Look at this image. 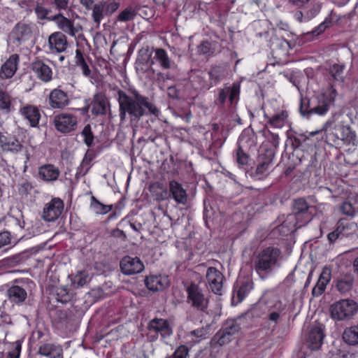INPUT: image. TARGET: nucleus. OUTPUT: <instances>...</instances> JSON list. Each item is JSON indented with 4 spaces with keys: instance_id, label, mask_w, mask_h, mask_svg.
<instances>
[{
    "instance_id": "1",
    "label": "nucleus",
    "mask_w": 358,
    "mask_h": 358,
    "mask_svg": "<svg viewBox=\"0 0 358 358\" xmlns=\"http://www.w3.org/2000/svg\"><path fill=\"white\" fill-rule=\"evenodd\" d=\"M131 96H129L122 90L117 91L122 121L125 119L126 113H128L131 121H138L143 115L149 113L158 115L159 110L148 97L142 96L135 90L131 92Z\"/></svg>"
},
{
    "instance_id": "2",
    "label": "nucleus",
    "mask_w": 358,
    "mask_h": 358,
    "mask_svg": "<svg viewBox=\"0 0 358 358\" xmlns=\"http://www.w3.org/2000/svg\"><path fill=\"white\" fill-rule=\"evenodd\" d=\"M316 208L309 205L304 198H298L292 202V212L287 215L276 229L283 236L295 231L308 224L315 215Z\"/></svg>"
},
{
    "instance_id": "3",
    "label": "nucleus",
    "mask_w": 358,
    "mask_h": 358,
    "mask_svg": "<svg viewBox=\"0 0 358 358\" xmlns=\"http://www.w3.org/2000/svg\"><path fill=\"white\" fill-rule=\"evenodd\" d=\"M282 259V252L279 248L268 246L254 255L253 268L259 277L264 280L280 267Z\"/></svg>"
},
{
    "instance_id": "4",
    "label": "nucleus",
    "mask_w": 358,
    "mask_h": 358,
    "mask_svg": "<svg viewBox=\"0 0 358 358\" xmlns=\"http://www.w3.org/2000/svg\"><path fill=\"white\" fill-rule=\"evenodd\" d=\"M243 318L229 319L226 320L221 329L213 336L210 343L213 346L218 345L223 346L232 340V337L241 329Z\"/></svg>"
},
{
    "instance_id": "5",
    "label": "nucleus",
    "mask_w": 358,
    "mask_h": 358,
    "mask_svg": "<svg viewBox=\"0 0 358 358\" xmlns=\"http://www.w3.org/2000/svg\"><path fill=\"white\" fill-rule=\"evenodd\" d=\"M185 290L187 293V303L199 312L207 313L209 299L206 294V291L194 282H191L186 287Z\"/></svg>"
},
{
    "instance_id": "6",
    "label": "nucleus",
    "mask_w": 358,
    "mask_h": 358,
    "mask_svg": "<svg viewBox=\"0 0 358 358\" xmlns=\"http://www.w3.org/2000/svg\"><path fill=\"white\" fill-rule=\"evenodd\" d=\"M358 311L357 303L352 299H341L330 306L331 316L334 320H350Z\"/></svg>"
},
{
    "instance_id": "7",
    "label": "nucleus",
    "mask_w": 358,
    "mask_h": 358,
    "mask_svg": "<svg viewBox=\"0 0 358 358\" xmlns=\"http://www.w3.org/2000/svg\"><path fill=\"white\" fill-rule=\"evenodd\" d=\"M148 337L150 341H155L159 336L162 340L169 338L173 334V328L170 322L163 318L155 317L147 325Z\"/></svg>"
},
{
    "instance_id": "8",
    "label": "nucleus",
    "mask_w": 358,
    "mask_h": 358,
    "mask_svg": "<svg viewBox=\"0 0 358 358\" xmlns=\"http://www.w3.org/2000/svg\"><path fill=\"white\" fill-rule=\"evenodd\" d=\"M338 95L336 90L331 84L328 90L315 96L316 105L313 106V111L315 114L323 115L326 114L331 106L334 105L336 98Z\"/></svg>"
},
{
    "instance_id": "9",
    "label": "nucleus",
    "mask_w": 358,
    "mask_h": 358,
    "mask_svg": "<svg viewBox=\"0 0 358 358\" xmlns=\"http://www.w3.org/2000/svg\"><path fill=\"white\" fill-rule=\"evenodd\" d=\"M165 197L162 200L169 198L173 199L177 204L185 206L188 202V194L182 184L172 180L169 182V191H164Z\"/></svg>"
},
{
    "instance_id": "10",
    "label": "nucleus",
    "mask_w": 358,
    "mask_h": 358,
    "mask_svg": "<svg viewBox=\"0 0 358 358\" xmlns=\"http://www.w3.org/2000/svg\"><path fill=\"white\" fill-rule=\"evenodd\" d=\"M48 20L54 21L59 29L71 36H76V34L83 30V27L80 24H77L75 26L73 20L66 17L61 13L50 16Z\"/></svg>"
},
{
    "instance_id": "11",
    "label": "nucleus",
    "mask_w": 358,
    "mask_h": 358,
    "mask_svg": "<svg viewBox=\"0 0 358 358\" xmlns=\"http://www.w3.org/2000/svg\"><path fill=\"white\" fill-rule=\"evenodd\" d=\"M77 117L70 113H60L54 117L56 129L61 133H69L77 127Z\"/></svg>"
},
{
    "instance_id": "12",
    "label": "nucleus",
    "mask_w": 358,
    "mask_h": 358,
    "mask_svg": "<svg viewBox=\"0 0 358 358\" xmlns=\"http://www.w3.org/2000/svg\"><path fill=\"white\" fill-rule=\"evenodd\" d=\"M120 267L122 273L127 275L141 273L144 270V264L137 257L125 256L120 262Z\"/></svg>"
},
{
    "instance_id": "13",
    "label": "nucleus",
    "mask_w": 358,
    "mask_h": 358,
    "mask_svg": "<svg viewBox=\"0 0 358 358\" xmlns=\"http://www.w3.org/2000/svg\"><path fill=\"white\" fill-rule=\"evenodd\" d=\"M241 85L239 83H234L231 87L224 86L218 90V96L217 101L221 106H223L227 99H229L230 104L236 103L240 94Z\"/></svg>"
},
{
    "instance_id": "14",
    "label": "nucleus",
    "mask_w": 358,
    "mask_h": 358,
    "mask_svg": "<svg viewBox=\"0 0 358 358\" xmlns=\"http://www.w3.org/2000/svg\"><path fill=\"white\" fill-rule=\"evenodd\" d=\"M63 209V201L59 198H54L45 206L43 212V218L45 221L53 222L61 215Z\"/></svg>"
},
{
    "instance_id": "15",
    "label": "nucleus",
    "mask_w": 358,
    "mask_h": 358,
    "mask_svg": "<svg viewBox=\"0 0 358 358\" xmlns=\"http://www.w3.org/2000/svg\"><path fill=\"white\" fill-rule=\"evenodd\" d=\"M223 274L215 267H209L206 272V279L212 292L217 295L222 294Z\"/></svg>"
},
{
    "instance_id": "16",
    "label": "nucleus",
    "mask_w": 358,
    "mask_h": 358,
    "mask_svg": "<svg viewBox=\"0 0 358 358\" xmlns=\"http://www.w3.org/2000/svg\"><path fill=\"white\" fill-rule=\"evenodd\" d=\"M30 69L36 75V77L44 83L52 79V69L41 59H36L30 64Z\"/></svg>"
},
{
    "instance_id": "17",
    "label": "nucleus",
    "mask_w": 358,
    "mask_h": 358,
    "mask_svg": "<svg viewBox=\"0 0 358 358\" xmlns=\"http://www.w3.org/2000/svg\"><path fill=\"white\" fill-rule=\"evenodd\" d=\"M89 108H91L92 113L95 115H105L110 111V101L104 94L99 93L94 96Z\"/></svg>"
},
{
    "instance_id": "18",
    "label": "nucleus",
    "mask_w": 358,
    "mask_h": 358,
    "mask_svg": "<svg viewBox=\"0 0 358 358\" xmlns=\"http://www.w3.org/2000/svg\"><path fill=\"white\" fill-rule=\"evenodd\" d=\"M324 337V334L322 328L315 326L310 329L306 345L312 351L317 350L322 345Z\"/></svg>"
},
{
    "instance_id": "19",
    "label": "nucleus",
    "mask_w": 358,
    "mask_h": 358,
    "mask_svg": "<svg viewBox=\"0 0 358 358\" xmlns=\"http://www.w3.org/2000/svg\"><path fill=\"white\" fill-rule=\"evenodd\" d=\"M20 114L27 120L31 127H36L41 119V113L37 106L27 104L20 108Z\"/></svg>"
},
{
    "instance_id": "20",
    "label": "nucleus",
    "mask_w": 358,
    "mask_h": 358,
    "mask_svg": "<svg viewBox=\"0 0 358 358\" xmlns=\"http://www.w3.org/2000/svg\"><path fill=\"white\" fill-rule=\"evenodd\" d=\"M12 36L14 40L21 44L32 38V28L28 24L18 22L13 29Z\"/></svg>"
},
{
    "instance_id": "21",
    "label": "nucleus",
    "mask_w": 358,
    "mask_h": 358,
    "mask_svg": "<svg viewBox=\"0 0 358 358\" xmlns=\"http://www.w3.org/2000/svg\"><path fill=\"white\" fill-rule=\"evenodd\" d=\"M355 282L354 275L350 273L340 275L334 280L336 289L342 294L349 293Z\"/></svg>"
},
{
    "instance_id": "22",
    "label": "nucleus",
    "mask_w": 358,
    "mask_h": 358,
    "mask_svg": "<svg viewBox=\"0 0 358 358\" xmlns=\"http://www.w3.org/2000/svg\"><path fill=\"white\" fill-rule=\"evenodd\" d=\"M48 44L51 51L62 52L68 46L66 36L61 31L54 32L48 38Z\"/></svg>"
},
{
    "instance_id": "23",
    "label": "nucleus",
    "mask_w": 358,
    "mask_h": 358,
    "mask_svg": "<svg viewBox=\"0 0 358 358\" xmlns=\"http://www.w3.org/2000/svg\"><path fill=\"white\" fill-rule=\"evenodd\" d=\"M269 47L273 54L277 57L287 55L290 45L287 41L273 35L269 39Z\"/></svg>"
},
{
    "instance_id": "24",
    "label": "nucleus",
    "mask_w": 358,
    "mask_h": 358,
    "mask_svg": "<svg viewBox=\"0 0 358 358\" xmlns=\"http://www.w3.org/2000/svg\"><path fill=\"white\" fill-rule=\"evenodd\" d=\"M146 287L152 292L162 291L169 285V280L166 276L161 275H150L145 279Z\"/></svg>"
},
{
    "instance_id": "25",
    "label": "nucleus",
    "mask_w": 358,
    "mask_h": 358,
    "mask_svg": "<svg viewBox=\"0 0 358 358\" xmlns=\"http://www.w3.org/2000/svg\"><path fill=\"white\" fill-rule=\"evenodd\" d=\"M331 277V271L330 268L324 267L316 285L312 289V295L314 297H318L324 292Z\"/></svg>"
},
{
    "instance_id": "26",
    "label": "nucleus",
    "mask_w": 358,
    "mask_h": 358,
    "mask_svg": "<svg viewBox=\"0 0 358 358\" xmlns=\"http://www.w3.org/2000/svg\"><path fill=\"white\" fill-rule=\"evenodd\" d=\"M69 103L67 94L59 89L52 90L49 95V104L53 108H63Z\"/></svg>"
},
{
    "instance_id": "27",
    "label": "nucleus",
    "mask_w": 358,
    "mask_h": 358,
    "mask_svg": "<svg viewBox=\"0 0 358 358\" xmlns=\"http://www.w3.org/2000/svg\"><path fill=\"white\" fill-rule=\"evenodd\" d=\"M246 144H248L249 148L255 145L254 141L249 137L243 136L240 137L238 140V148L236 151V161L239 165L243 166L247 165L249 161V155H247L243 150L246 148Z\"/></svg>"
},
{
    "instance_id": "28",
    "label": "nucleus",
    "mask_w": 358,
    "mask_h": 358,
    "mask_svg": "<svg viewBox=\"0 0 358 358\" xmlns=\"http://www.w3.org/2000/svg\"><path fill=\"white\" fill-rule=\"evenodd\" d=\"M0 145L5 152L17 153L24 149V145L15 138H7L0 133Z\"/></svg>"
},
{
    "instance_id": "29",
    "label": "nucleus",
    "mask_w": 358,
    "mask_h": 358,
    "mask_svg": "<svg viewBox=\"0 0 358 358\" xmlns=\"http://www.w3.org/2000/svg\"><path fill=\"white\" fill-rule=\"evenodd\" d=\"M19 62V55L17 54L12 55L9 59L2 65L0 76L1 78H10L15 73L17 69V63Z\"/></svg>"
},
{
    "instance_id": "30",
    "label": "nucleus",
    "mask_w": 358,
    "mask_h": 358,
    "mask_svg": "<svg viewBox=\"0 0 358 358\" xmlns=\"http://www.w3.org/2000/svg\"><path fill=\"white\" fill-rule=\"evenodd\" d=\"M9 301L15 304L21 305L27 298L25 289L18 285H13L6 292Z\"/></svg>"
},
{
    "instance_id": "31",
    "label": "nucleus",
    "mask_w": 358,
    "mask_h": 358,
    "mask_svg": "<svg viewBox=\"0 0 358 358\" xmlns=\"http://www.w3.org/2000/svg\"><path fill=\"white\" fill-rule=\"evenodd\" d=\"M38 353L49 358H62L63 349L54 343H43L40 345Z\"/></svg>"
},
{
    "instance_id": "32",
    "label": "nucleus",
    "mask_w": 358,
    "mask_h": 358,
    "mask_svg": "<svg viewBox=\"0 0 358 358\" xmlns=\"http://www.w3.org/2000/svg\"><path fill=\"white\" fill-rule=\"evenodd\" d=\"M75 308H68L66 310H57L56 311L57 318L59 322L66 325V327L72 326L78 320L76 315Z\"/></svg>"
},
{
    "instance_id": "33",
    "label": "nucleus",
    "mask_w": 358,
    "mask_h": 358,
    "mask_svg": "<svg viewBox=\"0 0 358 358\" xmlns=\"http://www.w3.org/2000/svg\"><path fill=\"white\" fill-rule=\"evenodd\" d=\"M110 6L111 3L101 1L96 3L92 8V17L98 26L104 16L108 15Z\"/></svg>"
},
{
    "instance_id": "34",
    "label": "nucleus",
    "mask_w": 358,
    "mask_h": 358,
    "mask_svg": "<svg viewBox=\"0 0 358 358\" xmlns=\"http://www.w3.org/2000/svg\"><path fill=\"white\" fill-rule=\"evenodd\" d=\"M38 176L44 181H55L59 176V171L52 164H46L39 167Z\"/></svg>"
},
{
    "instance_id": "35",
    "label": "nucleus",
    "mask_w": 358,
    "mask_h": 358,
    "mask_svg": "<svg viewBox=\"0 0 358 358\" xmlns=\"http://www.w3.org/2000/svg\"><path fill=\"white\" fill-rule=\"evenodd\" d=\"M342 338L348 345H358V324L345 328L343 332Z\"/></svg>"
},
{
    "instance_id": "36",
    "label": "nucleus",
    "mask_w": 358,
    "mask_h": 358,
    "mask_svg": "<svg viewBox=\"0 0 358 358\" xmlns=\"http://www.w3.org/2000/svg\"><path fill=\"white\" fill-rule=\"evenodd\" d=\"M226 69L222 66H215L211 67L208 72L210 85L218 84L226 77Z\"/></svg>"
},
{
    "instance_id": "37",
    "label": "nucleus",
    "mask_w": 358,
    "mask_h": 358,
    "mask_svg": "<svg viewBox=\"0 0 358 358\" xmlns=\"http://www.w3.org/2000/svg\"><path fill=\"white\" fill-rule=\"evenodd\" d=\"M76 64L77 66H80L83 73L86 76H90L91 74V70L88 65L90 62V58L85 55L80 49L76 50Z\"/></svg>"
},
{
    "instance_id": "38",
    "label": "nucleus",
    "mask_w": 358,
    "mask_h": 358,
    "mask_svg": "<svg viewBox=\"0 0 358 358\" xmlns=\"http://www.w3.org/2000/svg\"><path fill=\"white\" fill-rule=\"evenodd\" d=\"M253 287L254 283L252 280L246 279L243 280L236 292V303L241 302L248 296Z\"/></svg>"
},
{
    "instance_id": "39",
    "label": "nucleus",
    "mask_w": 358,
    "mask_h": 358,
    "mask_svg": "<svg viewBox=\"0 0 358 358\" xmlns=\"http://www.w3.org/2000/svg\"><path fill=\"white\" fill-rule=\"evenodd\" d=\"M91 280V277L88 271L85 270L78 271L72 278L71 285L76 288L78 289L87 285Z\"/></svg>"
},
{
    "instance_id": "40",
    "label": "nucleus",
    "mask_w": 358,
    "mask_h": 358,
    "mask_svg": "<svg viewBox=\"0 0 358 358\" xmlns=\"http://www.w3.org/2000/svg\"><path fill=\"white\" fill-rule=\"evenodd\" d=\"M345 66L344 64H334L329 69V73L332 80L336 82L343 83L345 76H343Z\"/></svg>"
},
{
    "instance_id": "41",
    "label": "nucleus",
    "mask_w": 358,
    "mask_h": 358,
    "mask_svg": "<svg viewBox=\"0 0 358 358\" xmlns=\"http://www.w3.org/2000/svg\"><path fill=\"white\" fill-rule=\"evenodd\" d=\"M335 129L338 131L336 134L338 139L350 143L355 138V134L351 130L350 127L339 125Z\"/></svg>"
},
{
    "instance_id": "42",
    "label": "nucleus",
    "mask_w": 358,
    "mask_h": 358,
    "mask_svg": "<svg viewBox=\"0 0 358 358\" xmlns=\"http://www.w3.org/2000/svg\"><path fill=\"white\" fill-rule=\"evenodd\" d=\"M322 3L319 1H312L304 8V13L308 21L316 17L320 12Z\"/></svg>"
},
{
    "instance_id": "43",
    "label": "nucleus",
    "mask_w": 358,
    "mask_h": 358,
    "mask_svg": "<svg viewBox=\"0 0 358 358\" xmlns=\"http://www.w3.org/2000/svg\"><path fill=\"white\" fill-rule=\"evenodd\" d=\"M257 163L255 170L251 173L250 176L256 180H263L268 175L271 166L265 162Z\"/></svg>"
},
{
    "instance_id": "44",
    "label": "nucleus",
    "mask_w": 358,
    "mask_h": 358,
    "mask_svg": "<svg viewBox=\"0 0 358 358\" xmlns=\"http://www.w3.org/2000/svg\"><path fill=\"white\" fill-rule=\"evenodd\" d=\"M288 117L287 113L285 110L273 115L269 118L268 123L275 128H282Z\"/></svg>"
},
{
    "instance_id": "45",
    "label": "nucleus",
    "mask_w": 358,
    "mask_h": 358,
    "mask_svg": "<svg viewBox=\"0 0 358 358\" xmlns=\"http://www.w3.org/2000/svg\"><path fill=\"white\" fill-rule=\"evenodd\" d=\"M155 59L159 62L163 69H168L171 68V62L164 49L158 48L155 50Z\"/></svg>"
},
{
    "instance_id": "46",
    "label": "nucleus",
    "mask_w": 358,
    "mask_h": 358,
    "mask_svg": "<svg viewBox=\"0 0 358 358\" xmlns=\"http://www.w3.org/2000/svg\"><path fill=\"white\" fill-rule=\"evenodd\" d=\"M275 156V150L266 148L261 151L258 157L257 162H265L267 165L271 166Z\"/></svg>"
},
{
    "instance_id": "47",
    "label": "nucleus",
    "mask_w": 358,
    "mask_h": 358,
    "mask_svg": "<svg viewBox=\"0 0 358 358\" xmlns=\"http://www.w3.org/2000/svg\"><path fill=\"white\" fill-rule=\"evenodd\" d=\"M11 97L6 92L0 90V110L9 113L11 111Z\"/></svg>"
},
{
    "instance_id": "48",
    "label": "nucleus",
    "mask_w": 358,
    "mask_h": 358,
    "mask_svg": "<svg viewBox=\"0 0 358 358\" xmlns=\"http://www.w3.org/2000/svg\"><path fill=\"white\" fill-rule=\"evenodd\" d=\"M91 201L90 206L96 213L105 214L112 210V205H103L96 200L94 196L91 197Z\"/></svg>"
},
{
    "instance_id": "49",
    "label": "nucleus",
    "mask_w": 358,
    "mask_h": 358,
    "mask_svg": "<svg viewBox=\"0 0 358 358\" xmlns=\"http://www.w3.org/2000/svg\"><path fill=\"white\" fill-rule=\"evenodd\" d=\"M300 113L306 117H309L312 114L315 113L311 107V103L308 98H301L299 106Z\"/></svg>"
},
{
    "instance_id": "50",
    "label": "nucleus",
    "mask_w": 358,
    "mask_h": 358,
    "mask_svg": "<svg viewBox=\"0 0 358 358\" xmlns=\"http://www.w3.org/2000/svg\"><path fill=\"white\" fill-rule=\"evenodd\" d=\"M56 300L62 303H66L71 299V296L66 288L64 287H57L55 289Z\"/></svg>"
},
{
    "instance_id": "51",
    "label": "nucleus",
    "mask_w": 358,
    "mask_h": 358,
    "mask_svg": "<svg viewBox=\"0 0 358 358\" xmlns=\"http://www.w3.org/2000/svg\"><path fill=\"white\" fill-rule=\"evenodd\" d=\"M92 155L87 152L80 165L78 168V174L85 176L87 174L90 169V163L92 160Z\"/></svg>"
},
{
    "instance_id": "52",
    "label": "nucleus",
    "mask_w": 358,
    "mask_h": 358,
    "mask_svg": "<svg viewBox=\"0 0 358 358\" xmlns=\"http://www.w3.org/2000/svg\"><path fill=\"white\" fill-rule=\"evenodd\" d=\"M98 67L99 68V73L102 76H109L112 71L110 64L108 60L103 57L98 58Z\"/></svg>"
},
{
    "instance_id": "53",
    "label": "nucleus",
    "mask_w": 358,
    "mask_h": 358,
    "mask_svg": "<svg viewBox=\"0 0 358 358\" xmlns=\"http://www.w3.org/2000/svg\"><path fill=\"white\" fill-rule=\"evenodd\" d=\"M136 13L131 7H128L122 10L117 16V20L127 22L134 19Z\"/></svg>"
},
{
    "instance_id": "54",
    "label": "nucleus",
    "mask_w": 358,
    "mask_h": 358,
    "mask_svg": "<svg viewBox=\"0 0 358 358\" xmlns=\"http://www.w3.org/2000/svg\"><path fill=\"white\" fill-rule=\"evenodd\" d=\"M264 136L271 143L275 150L278 148L279 145V136L278 134L273 133L268 129H264L262 131Z\"/></svg>"
},
{
    "instance_id": "55",
    "label": "nucleus",
    "mask_w": 358,
    "mask_h": 358,
    "mask_svg": "<svg viewBox=\"0 0 358 358\" xmlns=\"http://www.w3.org/2000/svg\"><path fill=\"white\" fill-rule=\"evenodd\" d=\"M189 352V349L187 345H180L176 349L171 358H187Z\"/></svg>"
},
{
    "instance_id": "56",
    "label": "nucleus",
    "mask_w": 358,
    "mask_h": 358,
    "mask_svg": "<svg viewBox=\"0 0 358 358\" xmlns=\"http://www.w3.org/2000/svg\"><path fill=\"white\" fill-rule=\"evenodd\" d=\"M81 134L84 137V142L85 144L88 147L91 146L94 141V135L90 124H87L84 127Z\"/></svg>"
},
{
    "instance_id": "57",
    "label": "nucleus",
    "mask_w": 358,
    "mask_h": 358,
    "mask_svg": "<svg viewBox=\"0 0 358 358\" xmlns=\"http://www.w3.org/2000/svg\"><path fill=\"white\" fill-rule=\"evenodd\" d=\"M70 0H48L50 5L59 11L66 10L69 8Z\"/></svg>"
},
{
    "instance_id": "58",
    "label": "nucleus",
    "mask_w": 358,
    "mask_h": 358,
    "mask_svg": "<svg viewBox=\"0 0 358 358\" xmlns=\"http://www.w3.org/2000/svg\"><path fill=\"white\" fill-rule=\"evenodd\" d=\"M35 13L36 16L40 20H48L50 17L48 15L50 13V10L43 7L42 5L38 3L35 7Z\"/></svg>"
},
{
    "instance_id": "59",
    "label": "nucleus",
    "mask_w": 358,
    "mask_h": 358,
    "mask_svg": "<svg viewBox=\"0 0 358 358\" xmlns=\"http://www.w3.org/2000/svg\"><path fill=\"white\" fill-rule=\"evenodd\" d=\"M341 211L343 214L348 216H353L355 215V210L351 203L345 201L340 207Z\"/></svg>"
},
{
    "instance_id": "60",
    "label": "nucleus",
    "mask_w": 358,
    "mask_h": 358,
    "mask_svg": "<svg viewBox=\"0 0 358 358\" xmlns=\"http://www.w3.org/2000/svg\"><path fill=\"white\" fill-rule=\"evenodd\" d=\"M331 23V21L330 20L326 19L323 22H322L315 29L313 30V34L318 36L323 33L330 26Z\"/></svg>"
},
{
    "instance_id": "61",
    "label": "nucleus",
    "mask_w": 358,
    "mask_h": 358,
    "mask_svg": "<svg viewBox=\"0 0 358 358\" xmlns=\"http://www.w3.org/2000/svg\"><path fill=\"white\" fill-rule=\"evenodd\" d=\"M23 254H24V252L17 253L15 255H13L11 257L6 259L4 261L8 264H11V265L18 264L24 260Z\"/></svg>"
},
{
    "instance_id": "62",
    "label": "nucleus",
    "mask_w": 358,
    "mask_h": 358,
    "mask_svg": "<svg viewBox=\"0 0 358 358\" xmlns=\"http://www.w3.org/2000/svg\"><path fill=\"white\" fill-rule=\"evenodd\" d=\"M12 236L8 231L0 232V248L11 243Z\"/></svg>"
},
{
    "instance_id": "63",
    "label": "nucleus",
    "mask_w": 358,
    "mask_h": 358,
    "mask_svg": "<svg viewBox=\"0 0 358 358\" xmlns=\"http://www.w3.org/2000/svg\"><path fill=\"white\" fill-rule=\"evenodd\" d=\"M286 309V305L283 303L280 300L276 301L273 305L271 307V310L277 312L282 315V313Z\"/></svg>"
},
{
    "instance_id": "64",
    "label": "nucleus",
    "mask_w": 358,
    "mask_h": 358,
    "mask_svg": "<svg viewBox=\"0 0 358 358\" xmlns=\"http://www.w3.org/2000/svg\"><path fill=\"white\" fill-rule=\"evenodd\" d=\"M21 348V343L20 342H16L15 348L11 352H8L7 358H19Z\"/></svg>"
}]
</instances>
